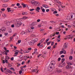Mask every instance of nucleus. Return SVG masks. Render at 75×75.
Masks as SVG:
<instances>
[{"mask_svg": "<svg viewBox=\"0 0 75 75\" xmlns=\"http://www.w3.org/2000/svg\"><path fill=\"white\" fill-rule=\"evenodd\" d=\"M55 64V62H54L53 63H52L51 64V66H50V65H51V64L49 65V67H50L51 68L54 69V68H55V66H54Z\"/></svg>", "mask_w": 75, "mask_h": 75, "instance_id": "obj_1", "label": "nucleus"}, {"mask_svg": "<svg viewBox=\"0 0 75 75\" xmlns=\"http://www.w3.org/2000/svg\"><path fill=\"white\" fill-rule=\"evenodd\" d=\"M6 29L5 28H2L0 29V33H2L6 31Z\"/></svg>", "mask_w": 75, "mask_h": 75, "instance_id": "obj_2", "label": "nucleus"}, {"mask_svg": "<svg viewBox=\"0 0 75 75\" xmlns=\"http://www.w3.org/2000/svg\"><path fill=\"white\" fill-rule=\"evenodd\" d=\"M67 45H68L66 43H65L63 47V48H64V49H66V48H67V47H68Z\"/></svg>", "mask_w": 75, "mask_h": 75, "instance_id": "obj_3", "label": "nucleus"}, {"mask_svg": "<svg viewBox=\"0 0 75 75\" xmlns=\"http://www.w3.org/2000/svg\"><path fill=\"white\" fill-rule=\"evenodd\" d=\"M52 69H53L51 68L50 66L48 67V70L49 71H50V72H51V71H52Z\"/></svg>", "mask_w": 75, "mask_h": 75, "instance_id": "obj_4", "label": "nucleus"}, {"mask_svg": "<svg viewBox=\"0 0 75 75\" xmlns=\"http://www.w3.org/2000/svg\"><path fill=\"white\" fill-rule=\"evenodd\" d=\"M40 5V2L36 1L35 4V6H38Z\"/></svg>", "mask_w": 75, "mask_h": 75, "instance_id": "obj_5", "label": "nucleus"}, {"mask_svg": "<svg viewBox=\"0 0 75 75\" xmlns=\"http://www.w3.org/2000/svg\"><path fill=\"white\" fill-rule=\"evenodd\" d=\"M36 2V1L34 0H32L31 1V3L32 4H33V5H34V6L35 5Z\"/></svg>", "mask_w": 75, "mask_h": 75, "instance_id": "obj_6", "label": "nucleus"}, {"mask_svg": "<svg viewBox=\"0 0 75 75\" xmlns=\"http://www.w3.org/2000/svg\"><path fill=\"white\" fill-rule=\"evenodd\" d=\"M37 23L36 22H33L31 24V25L32 26H34V25H37Z\"/></svg>", "mask_w": 75, "mask_h": 75, "instance_id": "obj_7", "label": "nucleus"}, {"mask_svg": "<svg viewBox=\"0 0 75 75\" xmlns=\"http://www.w3.org/2000/svg\"><path fill=\"white\" fill-rule=\"evenodd\" d=\"M40 10V8L38 6L35 9V11L38 12H40V11H39Z\"/></svg>", "mask_w": 75, "mask_h": 75, "instance_id": "obj_8", "label": "nucleus"}, {"mask_svg": "<svg viewBox=\"0 0 75 75\" xmlns=\"http://www.w3.org/2000/svg\"><path fill=\"white\" fill-rule=\"evenodd\" d=\"M71 18H72L73 17H75V14L73 13H72L71 14Z\"/></svg>", "mask_w": 75, "mask_h": 75, "instance_id": "obj_9", "label": "nucleus"}, {"mask_svg": "<svg viewBox=\"0 0 75 75\" xmlns=\"http://www.w3.org/2000/svg\"><path fill=\"white\" fill-rule=\"evenodd\" d=\"M5 60H3V64H5V62H6V63H8V61L7 60L5 59Z\"/></svg>", "mask_w": 75, "mask_h": 75, "instance_id": "obj_10", "label": "nucleus"}, {"mask_svg": "<svg viewBox=\"0 0 75 75\" xmlns=\"http://www.w3.org/2000/svg\"><path fill=\"white\" fill-rule=\"evenodd\" d=\"M5 23H6V24L7 25H10V23H11V22H7V21H5Z\"/></svg>", "mask_w": 75, "mask_h": 75, "instance_id": "obj_11", "label": "nucleus"}, {"mask_svg": "<svg viewBox=\"0 0 75 75\" xmlns=\"http://www.w3.org/2000/svg\"><path fill=\"white\" fill-rule=\"evenodd\" d=\"M27 32H25L24 31H22L21 33V35H23V34H27Z\"/></svg>", "mask_w": 75, "mask_h": 75, "instance_id": "obj_12", "label": "nucleus"}, {"mask_svg": "<svg viewBox=\"0 0 75 75\" xmlns=\"http://www.w3.org/2000/svg\"><path fill=\"white\" fill-rule=\"evenodd\" d=\"M42 6L43 7H45V8H49V6L43 4Z\"/></svg>", "mask_w": 75, "mask_h": 75, "instance_id": "obj_13", "label": "nucleus"}, {"mask_svg": "<svg viewBox=\"0 0 75 75\" xmlns=\"http://www.w3.org/2000/svg\"><path fill=\"white\" fill-rule=\"evenodd\" d=\"M66 68L67 69H69L70 68V66L69 65H67L66 67Z\"/></svg>", "mask_w": 75, "mask_h": 75, "instance_id": "obj_14", "label": "nucleus"}, {"mask_svg": "<svg viewBox=\"0 0 75 75\" xmlns=\"http://www.w3.org/2000/svg\"><path fill=\"white\" fill-rule=\"evenodd\" d=\"M55 1L57 3H58V4H61V2H60V1L58 0H55Z\"/></svg>", "mask_w": 75, "mask_h": 75, "instance_id": "obj_15", "label": "nucleus"}, {"mask_svg": "<svg viewBox=\"0 0 75 75\" xmlns=\"http://www.w3.org/2000/svg\"><path fill=\"white\" fill-rule=\"evenodd\" d=\"M2 54L3 55L5 54L6 55H7V52H6V51H4V52H2Z\"/></svg>", "mask_w": 75, "mask_h": 75, "instance_id": "obj_16", "label": "nucleus"}, {"mask_svg": "<svg viewBox=\"0 0 75 75\" xmlns=\"http://www.w3.org/2000/svg\"><path fill=\"white\" fill-rule=\"evenodd\" d=\"M23 6V8H25V7H26V5H25V4H24L23 3L21 4Z\"/></svg>", "mask_w": 75, "mask_h": 75, "instance_id": "obj_17", "label": "nucleus"}, {"mask_svg": "<svg viewBox=\"0 0 75 75\" xmlns=\"http://www.w3.org/2000/svg\"><path fill=\"white\" fill-rule=\"evenodd\" d=\"M28 18V17H26L25 16H23V18H22L21 19H23V20H25V19H27Z\"/></svg>", "mask_w": 75, "mask_h": 75, "instance_id": "obj_18", "label": "nucleus"}, {"mask_svg": "<svg viewBox=\"0 0 75 75\" xmlns=\"http://www.w3.org/2000/svg\"><path fill=\"white\" fill-rule=\"evenodd\" d=\"M15 52H16L15 53V55L14 56H17V55H18V52H16V51H15Z\"/></svg>", "mask_w": 75, "mask_h": 75, "instance_id": "obj_19", "label": "nucleus"}, {"mask_svg": "<svg viewBox=\"0 0 75 75\" xmlns=\"http://www.w3.org/2000/svg\"><path fill=\"white\" fill-rule=\"evenodd\" d=\"M16 26L17 27H20V25L18 23H16Z\"/></svg>", "mask_w": 75, "mask_h": 75, "instance_id": "obj_20", "label": "nucleus"}, {"mask_svg": "<svg viewBox=\"0 0 75 75\" xmlns=\"http://www.w3.org/2000/svg\"><path fill=\"white\" fill-rule=\"evenodd\" d=\"M57 71L58 73H59L60 72H62V70H61L57 69Z\"/></svg>", "mask_w": 75, "mask_h": 75, "instance_id": "obj_21", "label": "nucleus"}, {"mask_svg": "<svg viewBox=\"0 0 75 75\" xmlns=\"http://www.w3.org/2000/svg\"><path fill=\"white\" fill-rule=\"evenodd\" d=\"M31 42H32V43L33 45H34V43L35 42V41L34 40H32L31 41Z\"/></svg>", "mask_w": 75, "mask_h": 75, "instance_id": "obj_22", "label": "nucleus"}, {"mask_svg": "<svg viewBox=\"0 0 75 75\" xmlns=\"http://www.w3.org/2000/svg\"><path fill=\"white\" fill-rule=\"evenodd\" d=\"M65 61V58H62V63H64V62Z\"/></svg>", "mask_w": 75, "mask_h": 75, "instance_id": "obj_23", "label": "nucleus"}, {"mask_svg": "<svg viewBox=\"0 0 75 75\" xmlns=\"http://www.w3.org/2000/svg\"><path fill=\"white\" fill-rule=\"evenodd\" d=\"M19 57L20 58H21V59H22V58H23V55H20L19 56Z\"/></svg>", "mask_w": 75, "mask_h": 75, "instance_id": "obj_24", "label": "nucleus"}, {"mask_svg": "<svg viewBox=\"0 0 75 75\" xmlns=\"http://www.w3.org/2000/svg\"><path fill=\"white\" fill-rule=\"evenodd\" d=\"M28 44L30 45H32V44H33L31 41H30V42H28Z\"/></svg>", "mask_w": 75, "mask_h": 75, "instance_id": "obj_25", "label": "nucleus"}, {"mask_svg": "<svg viewBox=\"0 0 75 75\" xmlns=\"http://www.w3.org/2000/svg\"><path fill=\"white\" fill-rule=\"evenodd\" d=\"M10 9H11L10 8L8 7L7 8V11H8V12H9V11Z\"/></svg>", "mask_w": 75, "mask_h": 75, "instance_id": "obj_26", "label": "nucleus"}, {"mask_svg": "<svg viewBox=\"0 0 75 75\" xmlns=\"http://www.w3.org/2000/svg\"><path fill=\"white\" fill-rule=\"evenodd\" d=\"M67 20H70L71 18H69V16H67V18L66 19Z\"/></svg>", "mask_w": 75, "mask_h": 75, "instance_id": "obj_27", "label": "nucleus"}, {"mask_svg": "<svg viewBox=\"0 0 75 75\" xmlns=\"http://www.w3.org/2000/svg\"><path fill=\"white\" fill-rule=\"evenodd\" d=\"M6 58L7 59H10V57H8V56H6Z\"/></svg>", "mask_w": 75, "mask_h": 75, "instance_id": "obj_28", "label": "nucleus"}, {"mask_svg": "<svg viewBox=\"0 0 75 75\" xmlns=\"http://www.w3.org/2000/svg\"><path fill=\"white\" fill-rule=\"evenodd\" d=\"M8 66L9 67H12V65L11 64H10V63H9L8 64Z\"/></svg>", "mask_w": 75, "mask_h": 75, "instance_id": "obj_29", "label": "nucleus"}, {"mask_svg": "<svg viewBox=\"0 0 75 75\" xmlns=\"http://www.w3.org/2000/svg\"><path fill=\"white\" fill-rule=\"evenodd\" d=\"M35 69L32 70H31L32 72H36V71H35Z\"/></svg>", "mask_w": 75, "mask_h": 75, "instance_id": "obj_30", "label": "nucleus"}, {"mask_svg": "<svg viewBox=\"0 0 75 75\" xmlns=\"http://www.w3.org/2000/svg\"><path fill=\"white\" fill-rule=\"evenodd\" d=\"M34 41H35V42H37V41H38V38H35V39L34 40Z\"/></svg>", "mask_w": 75, "mask_h": 75, "instance_id": "obj_31", "label": "nucleus"}, {"mask_svg": "<svg viewBox=\"0 0 75 75\" xmlns=\"http://www.w3.org/2000/svg\"><path fill=\"white\" fill-rule=\"evenodd\" d=\"M23 67H21V71H24V69L23 68Z\"/></svg>", "mask_w": 75, "mask_h": 75, "instance_id": "obj_32", "label": "nucleus"}, {"mask_svg": "<svg viewBox=\"0 0 75 75\" xmlns=\"http://www.w3.org/2000/svg\"><path fill=\"white\" fill-rule=\"evenodd\" d=\"M72 56H70L69 57V59H70L71 60H72Z\"/></svg>", "mask_w": 75, "mask_h": 75, "instance_id": "obj_33", "label": "nucleus"}, {"mask_svg": "<svg viewBox=\"0 0 75 75\" xmlns=\"http://www.w3.org/2000/svg\"><path fill=\"white\" fill-rule=\"evenodd\" d=\"M49 40H50V39L48 38L47 39L45 40V42H46V43L47 42H48V41H49Z\"/></svg>", "mask_w": 75, "mask_h": 75, "instance_id": "obj_34", "label": "nucleus"}, {"mask_svg": "<svg viewBox=\"0 0 75 75\" xmlns=\"http://www.w3.org/2000/svg\"><path fill=\"white\" fill-rule=\"evenodd\" d=\"M6 9L4 8H2L1 9V10L2 11H4Z\"/></svg>", "mask_w": 75, "mask_h": 75, "instance_id": "obj_35", "label": "nucleus"}, {"mask_svg": "<svg viewBox=\"0 0 75 75\" xmlns=\"http://www.w3.org/2000/svg\"><path fill=\"white\" fill-rule=\"evenodd\" d=\"M58 13V12L57 11H54L53 12V14H57Z\"/></svg>", "mask_w": 75, "mask_h": 75, "instance_id": "obj_36", "label": "nucleus"}, {"mask_svg": "<svg viewBox=\"0 0 75 75\" xmlns=\"http://www.w3.org/2000/svg\"><path fill=\"white\" fill-rule=\"evenodd\" d=\"M54 44V42H52L51 44V46H52Z\"/></svg>", "mask_w": 75, "mask_h": 75, "instance_id": "obj_37", "label": "nucleus"}, {"mask_svg": "<svg viewBox=\"0 0 75 75\" xmlns=\"http://www.w3.org/2000/svg\"><path fill=\"white\" fill-rule=\"evenodd\" d=\"M50 48H51V46H49L47 48V50H51Z\"/></svg>", "mask_w": 75, "mask_h": 75, "instance_id": "obj_38", "label": "nucleus"}, {"mask_svg": "<svg viewBox=\"0 0 75 75\" xmlns=\"http://www.w3.org/2000/svg\"><path fill=\"white\" fill-rule=\"evenodd\" d=\"M21 41V40H19L18 41V43H20Z\"/></svg>", "mask_w": 75, "mask_h": 75, "instance_id": "obj_39", "label": "nucleus"}, {"mask_svg": "<svg viewBox=\"0 0 75 75\" xmlns=\"http://www.w3.org/2000/svg\"><path fill=\"white\" fill-rule=\"evenodd\" d=\"M3 16L4 17H6V14H3Z\"/></svg>", "mask_w": 75, "mask_h": 75, "instance_id": "obj_40", "label": "nucleus"}, {"mask_svg": "<svg viewBox=\"0 0 75 75\" xmlns=\"http://www.w3.org/2000/svg\"><path fill=\"white\" fill-rule=\"evenodd\" d=\"M61 58L60 57H59L58 59V61H61Z\"/></svg>", "mask_w": 75, "mask_h": 75, "instance_id": "obj_41", "label": "nucleus"}, {"mask_svg": "<svg viewBox=\"0 0 75 75\" xmlns=\"http://www.w3.org/2000/svg\"><path fill=\"white\" fill-rule=\"evenodd\" d=\"M63 54H66V51L65 50H64Z\"/></svg>", "mask_w": 75, "mask_h": 75, "instance_id": "obj_42", "label": "nucleus"}, {"mask_svg": "<svg viewBox=\"0 0 75 75\" xmlns=\"http://www.w3.org/2000/svg\"><path fill=\"white\" fill-rule=\"evenodd\" d=\"M42 12H43V13H45V9H42Z\"/></svg>", "mask_w": 75, "mask_h": 75, "instance_id": "obj_43", "label": "nucleus"}, {"mask_svg": "<svg viewBox=\"0 0 75 75\" xmlns=\"http://www.w3.org/2000/svg\"><path fill=\"white\" fill-rule=\"evenodd\" d=\"M20 5V4L19 3H18L16 4V6H19Z\"/></svg>", "mask_w": 75, "mask_h": 75, "instance_id": "obj_44", "label": "nucleus"}, {"mask_svg": "<svg viewBox=\"0 0 75 75\" xmlns=\"http://www.w3.org/2000/svg\"><path fill=\"white\" fill-rule=\"evenodd\" d=\"M1 71L2 72H3V69L2 67L1 68Z\"/></svg>", "mask_w": 75, "mask_h": 75, "instance_id": "obj_45", "label": "nucleus"}, {"mask_svg": "<svg viewBox=\"0 0 75 75\" xmlns=\"http://www.w3.org/2000/svg\"><path fill=\"white\" fill-rule=\"evenodd\" d=\"M10 70L9 69H7L6 71V72H8V73H9V72H10Z\"/></svg>", "mask_w": 75, "mask_h": 75, "instance_id": "obj_46", "label": "nucleus"}, {"mask_svg": "<svg viewBox=\"0 0 75 75\" xmlns=\"http://www.w3.org/2000/svg\"><path fill=\"white\" fill-rule=\"evenodd\" d=\"M60 37H61V35H59L57 37L58 38H60Z\"/></svg>", "mask_w": 75, "mask_h": 75, "instance_id": "obj_47", "label": "nucleus"}, {"mask_svg": "<svg viewBox=\"0 0 75 75\" xmlns=\"http://www.w3.org/2000/svg\"><path fill=\"white\" fill-rule=\"evenodd\" d=\"M11 61H13V60H14V57H12L11 58Z\"/></svg>", "mask_w": 75, "mask_h": 75, "instance_id": "obj_48", "label": "nucleus"}, {"mask_svg": "<svg viewBox=\"0 0 75 75\" xmlns=\"http://www.w3.org/2000/svg\"><path fill=\"white\" fill-rule=\"evenodd\" d=\"M63 53H64V52L63 51H61L60 52V54H63Z\"/></svg>", "mask_w": 75, "mask_h": 75, "instance_id": "obj_49", "label": "nucleus"}, {"mask_svg": "<svg viewBox=\"0 0 75 75\" xmlns=\"http://www.w3.org/2000/svg\"><path fill=\"white\" fill-rule=\"evenodd\" d=\"M4 35H5L6 36H7V35H8V33H5Z\"/></svg>", "mask_w": 75, "mask_h": 75, "instance_id": "obj_50", "label": "nucleus"}, {"mask_svg": "<svg viewBox=\"0 0 75 75\" xmlns=\"http://www.w3.org/2000/svg\"><path fill=\"white\" fill-rule=\"evenodd\" d=\"M30 28L32 29V30H33L34 28V27L33 26H32L30 27Z\"/></svg>", "mask_w": 75, "mask_h": 75, "instance_id": "obj_51", "label": "nucleus"}, {"mask_svg": "<svg viewBox=\"0 0 75 75\" xmlns=\"http://www.w3.org/2000/svg\"><path fill=\"white\" fill-rule=\"evenodd\" d=\"M58 7H59V9H58V10H59V11H61V8H60L59 7V6H58Z\"/></svg>", "mask_w": 75, "mask_h": 75, "instance_id": "obj_52", "label": "nucleus"}, {"mask_svg": "<svg viewBox=\"0 0 75 75\" xmlns=\"http://www.w3.org/2000/svg\"><path fill=\"white\" fill-rule=\"evenodd\" d=\"M21 73H22V71L21 70L19 71V74H21Z\"/></svg>", "mask_w": 75, "mask_h": 75, "instance_id": "obj_53", "label": "nucleus"}, {"mask_svg": "<svg viewBox=\"0 0 75 75\" xmlns=\"http://www.w3.org/2000/svg\"><path fill=\"white\" fill-rule=\"evenodd\" d=\"M65 57V56L64 55H62L61 56V58H64V57Z\"/></svg>", "mask_w": 75, "mask_h": 75, "instance_id": "obj_54", "label": "nucleus"}, {"mask_svg": "<svg viewBox=\"0 0 75 75\" xmlns=\"http://www.w3.org/2000/svg\"><path fill=\"white\" fill-rule=\"evenodd\" d=\"M30 11H33V10H34V9H32L30 10Z\"/></svg>", "mask_w": 75, "mask_h": 75, "instance_id": "obj_55", "label": "nucleus"}, {"mask_svg": "<svg viewBox=\"0 0 75 75\" xmlns=\"http://www.w3.org/2000/svg\"><path fill=\"white\" fill-rule=\"evenodd\" d=\"M67 64H68V65H70V63L69 62H67Z\"/></svg>", "mask_w": 75, "mask_h": 75, "instance_id": "obj_56", "label": "nucleus"}, {"mask_svg": "<svg viewBox=\"0 0 75 75\" xmlns=\"http://www.w3.org/2000/svg\"><path fill=\"white\" fill-rule=\"evenodd\" d=\"M18 8H22V6H18Z\"/></svg>", "mask_w": 75, "mask_h": 75, "instance_id": "obj_57", "label": "nucleus"}, {"mask_svg": "<svg viewBox=\"0 0 75 75\" xmlns=\"http://www.w3.org/2000/svg\"><path fill=\"white\" fill-rule=\"evenodd\" d=\"M47 45H50V43L49 42H47Z\"/></svg>", "mask_w": 75, "mask_h": 75, "instance_id": "obj_58", "label": "nucleus"}, {"mask_svg": "<svg viewBox=\"0 0 75 75\" xmlns=\"http://www.w3.org/2000/svg\"><path fill=\"white\" fill-rule=\"evenodd\" d=\"M16 35H17V33H14V34L13 35V37H15L16 36Z\"/></svg>", "mask_w": 75, "mask_h": 75, "instance_id": "obj_59", "label": "nucleus"}, {"mask_svg": "<svg viewBox=\"0 0 75 75\" xmlns=\"http://www.w3.org/2000/svg\"><path fill=\"white\" fill-rule=\"evenodd\" d=\"M5 52H7H7H9V50H6V51H5Z\"/></svg>", "mask_w": 75, "mask_h": 75, "instance_id": "obj_60", "label": "nucleus"}, {"mask_svg": "<svg viewBox=\"0 0 75 75\" xmlns=\"http://www.w3.org/2000/svg\"><path fill=\"white\" fill-rule=\"evenodd\" d=\"M50 11V9H47L46 10V12H48Z\"/></svg>", "mask_w": 75, "mask_h": 75, "instance_id": "obj_61", "label": "nucleus"}, {"mask_svg": "<svg viewBox=\"0 0 75 75\" xmlns=\"http://www.w3.org/2000/svg\"><path fill=\"white\" fill-rule=\"evenodd\" d=\"M73 54V50H71V54Z\"/></svg>", "mask_w": 75, "mask_h": 75, "instance_id": "obj_62", "label": "nucleus"}, {"mask_svg": "<svg viewBox=\"0 0 75 75\" xmlns=\"http://www.w3.org/2000/svg\"><path fill=\"white\" fill-rule=\"evenodd\" d=\"M42 26V25H41L39 24L38 25V27H41Z\"/></svg>", "mask_w": 75, "mask_h": 75, "instance_id": "obj_63", "label": "nucleus"}, {"mask_svg": "<svg viewBox=\"0 0 75 75\" xmlns=\"http://www.w3.org/2000/svg\"><path fill=\"white\" fill-rule=\"evenodd\" d=\"M40 19H38L37 20V22H40Z\"/></svg>", "mask_w": 75, "mask_h": 75, "instance_id": "obj_64", "label": "nucleus"}]
</instances>
